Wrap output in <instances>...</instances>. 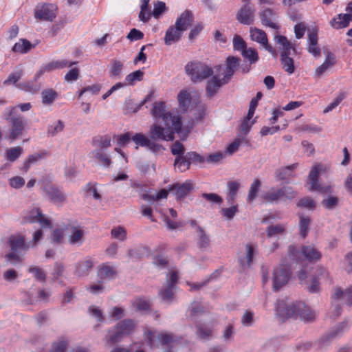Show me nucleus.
<instances>
[{
    "instance_id": "obj_1",
    "label": "nucleus",
    "mask_w": 352,
    "mask_h": 352,
    "mask_svg": "<svg viewBox=\"0 0 352 352\" xmlns=\"http://www.w3.org/2000/svg\"><path fill=\"white\" fill-rule=\"evenodd\" d=\"M162 122L153 124L148 131V135L141 133L132 136V140L137 145L146 147L155 155L162 153L165 148L159 143L160 141H173L175 133H179L182 129V122L176 120L174 123L162 125Z\"/></svg>"
},
{
    "instance_id": "obj_2",
    "label": "nucleus",
    "mask_w": 352,
    "mask_h": 352,
    "mask_svg": "<svg viewBox=\"0 0 352 352\" xmlns=\"http://www.w3.org/2000/svg\"><path fill=\"white\" fill-rule=\"evenodd\" d=\"M239 66V59L234 56H228L226 60V67L218 65L214 67V75L206 82V94L209 97L214 96L217 91L229 82Z\"/></svg>"
},
{
    "instance_id": "obj_3",
    "label": "nucleus",
    "mask_w": 352,
    "mask_h": 352,
    "mask_svg": "<svg viewBox=\"0 0 352 352\" xmlns=\"http://www.w3.org/2000/svg\"><path fill=\"white\" fill-rule=\"evenodd\" d=\"M17 107H11L6 110L5 119L10 124L9 139L15 140L22 135L26 126L24 118L16 113Z\"/></svg>"
},
{
    "instance_id": "obj_4",
    "label": "nucleus",
    "mask_w": 352,
    "mask_h": 352,
    "mask_svg": "<svg viewBox=\"0 0 352 352\" xmlns=\"http://www.w3.org/2000/svg\"><path fill=\"white\" fill-rule=\"evenodd\" d=\"M186 73L194 82L202 81L214 75V69L199 62H191L185 66Z\"/></svg>"
},
{
    "instance_id": "obj_5",
    "label": "nucleus",
    "mask_w": 352,
    "mask_h": 352,
    "mask_svg": "<svg viewBox=\"0 0 352 352\" xmlns=\"http://www.w3.org/2000/svg\"><path fill=\"white\" fill-rule=\"evenodd\" d=\"M329 169V166L322 163H316L312 167L308 175L309 190L310 191H318L322 193H328L331 190L330 186H322L318 184V177L324 174Z\"/></svg>"
},
{
    "instance_id": "obj_6",
    "label": "nucleus",
    "mask_w": 352,
    "mask_h": 352,
    "mask_svg": "<svg viewBox=\"0 0 352 352\" xmlns=\"http://www.w3.org/2000/svg\"><path fill=\"white\" fill-rule=\"evenodd\" d=\"M304 307L302 302H289L288 300H278L276 307V314L285 320L287 318H297V310Z\"/></svg>"
},
{
    "instance_id": "obj_7",
    "label": "nucleus",
    "mask_w": 352,
    "mask_h": 352,
    "mask_svg": "<svg viewBox=\"0 0 352 352\" xmlns=\"http://www.w3.org/2000/svg\"><path fill=\"white\" fill-rule=\"evenodd\" d=\"M135 323L131 319H125L119 322L113 329V332L109 335L107 342L112 344L119 342L124 336L133 333L135 329Z\"/></svg>"
},
{
    "instance_id": "obj_8",
    "label": "nucleus",
    "mask_w": 352,
    "mask_h": 352,
    "mask_svg": "<svg viewBox=\"0 0 352 352\" xmlns=\"http://www.w3.org/2000/svg\"><path fill=\"white\" fill-rule=\"evenodd\" d=\"M349 323V319L345 318L342 322L332 327L318 340V344L319 347L320 349L325 348L329 345L332 340L342 336L348 329Z\"/></svg>"
},
{
    "instance_id": "obj_9",
    "label": "nucleus",
    "mask_w": 352,
    "mask_h": 352,
    "mask_svg": "<svg viewBox=\"0 0 352 352\" xmlns=\"http://www.w3.org/2000/svg\"><path fill=\"white\" fill-rule=\"evenodd\" d=\"M151 113L157 122H162L163 124L174 123L176 120L177 122H181L179 116H173L170 111H167L164 102H155Z\"/></svg>"
},
{
    "instance_id": "obj_10",
    "label": "nucleus",
    "mask_w": 352,
    "mask_h": 352,
    "mask_svg": "<svg viewBox=\"0 0 352 352\" xmlns=\"http://www.w3.org/2000/svg\"><path fill=\"white\" fill-rule=\"evenodd\" d=\"M68 243L74 246H80L85 241V232L78 224L68 225L66 228Z\"/></svg>"
},
{
    "instance_id": "obj_11",
    "label": "nucleus",
    "mask_w": 352,
    "mask_h": 352,
    "mask_svg": "<svg viewBox=\"0 0 352 352\" xmlns=\"http://www.w3.org/2000/svg\"><path fill=\"white\" fill-rule=\"evenodd\" d=\"M290 271L288 267L281 264L275 268L273 272V289L278 291L285 285L289 280Z\"/></svg>"
},
{
    "instance_id": "obj_12",
    "label": "nucleus",
    "mask_w": 352,
    "mask_h": 352,
    "mask_svg": "<svg viewBox=\"0 0 352 352\" xmlns=\"http://www.w3.org/2000/svg\"><path fill=\"white\" fill-rule=\"evenodd\" d=\"M56 10L55 4H38L35 9V16L41 20L52 21L56 17Z\"/></svg>"
},
{
    "instance_id": "obj_13",
    "label": "nucleus",
    "mask_w": 352,
    "mask_h": 352,
    "mask_svg": "<svg viewBox=\"0 0 352 352\" xmlns=\"http://www.w3.org/2000/svg\"><path fill=\"white\" fill-rule=\"evenodd\" d=\"M178 279L176 272H172L170 277L167 278L164 288L160 292V295L164 302H170L173 298L175 285Z\"/></svg>"
},
{
    "instance_id": "obj_14",
    "label": "nucleus",
    "mask_w": 352,
    "mask_h": 352,
    "mask_svg": "<svg viewBox=\"0 0 352 352\" xmlns=\"http://www.w3.org/2000/svg\"><path fill=\"white\" fill-rule=\"evenodd\" d=\"M346 14H339L337 17L330 21V25L335 29H342L349 26L352 21V1L349 2L346 8Z\"/></svg>"
},
{
    "instance_id": "obj_15",
    "label": "nucleus",
    "mask_w": 352,
    "mask_h": 352,
    "mask_svg": "<svg viewBox=\"0 0 352 352\" xmlns=\"http://www.w3.org/2000/svg\"><path fill=\"white\" fill-rule=\"evenodd\" d=\"M250 37L252 41L260 43L267 51L273 54L276 55V51L269 44L266 33L258 28H252L250 29Z\"/></svg>"
},
{
    "instance_id": "obj_16",
    "label": "nucleus",
    "mask_w": 352,
    "mask_h": 352,
    "mask_svg": "<svg viewBox=\"0 0 352 352\" xmlns=\"http://www.w3.org/2000/svg\"><path fill=\"white\" fill-rule=\"evenodd\" d=\"M255 9L250 3H245L236 14V19L242 24H252L254 19Z\"/></svg>"
},
{
    "instance_id": "obj_17",
    "label": "nucleus",
    "mask_w": 352,
    "mask_h": 352,
    "mask_svg": "<svg viewBox=\"0 0 352 352\" xmlns=\"http://www.w3.org/2000/svg\"><path fill=\"white\" fill-rule=\"evenodd\" d=\"M77 63L76 61H68L67 60H58L48 63L43 65L38 72L37 77H39L45 72H50L55 69L72 67Z\"/></svg>"
},
{
    "instance_id": "obj_18",
    "label": "nucleus",
    "mask_w": 352,
    "mask_h": 352,
    "mask_svg": "<svg viewBox=\"0 0 352 352\" xmlns=\"http://www.w3.org/2000/svg\"><path fill=\"white\" fill-rule=\"evenodd\" d=\"M94 258L86 256L75 265L74 274L78 277L87 276L94 267Z\"/></svg>"
},
{
    "instance_id": "obj_19",
    "label": "nucleus",
    "mask_w": 352,
    "mask_h": 352,
    "mask_svg": "<svg viewBox=\"0 0 352 352\" xmlns=\"http://www.w3.org/2000/svg\"><path fill=\"white\" fill-rule=\"evenodd\" d=\"M261 23L266 27L274 30H278L279 26L276 22L277 15L274 11L270 8H265L259 13Z\"/></svg>"
},
{
    "instance_id": "obj_20",
    "label": "nucleus",
    "mask_w": 352,
    "mask_h": 352,
    "mask_svg": "<svg viewBox=\"0 0 352 352\" xmlns=\"http://www.w3.org/2000/svg\"><path fill=\"white\" fill-rule=\"evenodd\" d=\"M333 300L340 303H346L348 305H352V287L346 288L344 290L340 287L334 289L332 296Z\"/></svg>"
},
{
    "instance_id": "obj_21",
    "label": "nucleus",
    "mask_w": 352,
    "mask_h": 352,
    "mask_svg": "<svg viewBox=\"0 0 352 352\" xmlns=\"http://www.w3.org/2000/svg\"><path fill=\"white\" fill-rule=\"evenodd\" d=\"M274 41L279 45L280 56L296 54L295 47L287 40L285 36L276 35L274 36Z\"/></svg>"
},
{
    "instance_id": "obj_22",
    "label": "nucleus",
    "mask_w": 352,
    "mask_h": 352,
    "mask_svg": "<svg viewBox=\"0 0 352 352\" xmlns=\"http://www.w3.org/2000/svg\"><path fill=\"white\" fill-rule=\"evenodd\" d=\"M192 189V184L190 181H186L183 184H176L169 188V191L172 192L177 199H182L187 196Z\"/></svg>"
},
{
    "instance_id": "obj_23",
    "label": "nucleus",
    "mask_w": 352,
    "mask_h": 352,
    "mask_svg": "<svg viewBox=\"0 0 352 352\" xmlns=\"http://www.w3.org/2000/svg\"><path fill=\"white\" fill-rule=\"evenodd\" d=\"M116 275V270L114 267L107 263L100 265L98 269L97 276L101 283H104L112 278Z\"/></svg>"
},
{
    "instance_id": "obj_24",
    "label": "nucleus",
    "mask_w": 352,
    "mask_h": 352,
    "mask_svg": "<svg viewBox=\"0 0 352 352\" xmlns=\"http://www.w3.org/2000/svg\"><path fill=\"white\" fill-rule=\"evenodd\" d=\"M300 253L311 262H317L322 258V254L314 245H304L301 248Z\"/></svg>"
},
{
    "instance_id": "obj_25",
    "label": "nucleus",
    "mask_w": 352,
    "mask_h": 352,
    "mask_svg": "<svg viewBox=\"0 0 352 352\" xmlns=\"http://www.w3.org/2000/svg\"><path fill=\"white\" fill-rule=\"evenodd\" d=\"M44 190L50 199L53 202L63 203L66 199V195L54 186L47 185Z\"/></svg>"
},
{
    "instance_id": "obj_26",
    "label": "nucleus",
    "mask_w": 352,
    "mask_h": 352,
    "mask_svg": "<svg viewBox=\"0 0 352 352\" xmlns=\"http://www.w3.org/2000/svg\"><path fill=\"white\" fill-rule=\"evenodd\" d=\"M307 51L316 58H318L321 55L320 48L318 46L317 32L314 30L308 34Z\"/></svg>"
},
{
    "instance_id": "obj_27",
    "label": "nucleus",
    "mask_w": 352,
    "mask_h": 352,
    "mask_svg": "<svg viewBox=\"0 0 352 352\" xmlns=\"http://www.w3.org/2000/svg\"><path fill=\"white\" fill-rule=\"evenodd\" d=\"M245 248V256L244 258H239V261L243 268H247L250 267L253 261V257L256 254V245L252 243H248Z\"/></svg>"
},
{
    "instance_id": "obj_28",
    "label": "nucleus",
    "mask_w": 352,
    "mask_h": 352,
    "mask_svg": "<svg viewBox=\"0 0 352 352\" xmlns=\"http://www.w3.org/2000/svg\"><path fill=\"white\" fill-rule=\"evenodd\" d=\"M336 64L334 55L328 52L323 63L317 67L314 72V76L320 78L322 75L329 69L331 68Z\"/></svg>"
},
{
    "instance_id": "obj_29",
    "label": "nucleus",
    "mask_w": 352,
    "mask_h": 352,
    "mask_svg": "<svg viewBox=\"0 0 352 352\" xmlns=\"http://www.w3.org/2000/svg\"><path fill=\"white\" fill-rule=\"evenodd\" d=\"M192 22V15L190 12L185 11L177 18L175 26L182 32L186 31Z\"/></svg>"
},
{
    "instance_id": "obj_30",
    "label": "nucleus",
    "mask_w": 352,
    "mask_h": 352,
    "mask_svg": "<svg viewBox=\"0 0 352 352\" xmlns=\"http://www.w3.org/2000/svg\"><path fill=\"white\" fill-rule=\"evenodd\" d=\"M8 243L12 251L19 252L23 250H27L29 245L24 241L23 236L20 235H12L9 238Z\"/></svg>"
},
{
    "instance_id": "obj_31",
    "label": "nucleus",
    "mask_w": 352,
    "mask_h": 352,
    "mask_svg": "<svg viewBox=\"0 0 352 352\" xmlns=\"http://www.w3.org/2000/svg\"><path fill=\"white\" fill-rule=\"evenodd\" d=\"M28 220L31 223L38 222L43 227L50 226V221L45 217L38 208H34L30 211Z\"/></svg>"
},
{
    "instance_id": "obj_32",
    "label": "nucleus",
    "mask_w": 352,
    "mask_h": 352,
    "mask_svg": "<svg viewBox=\"0 0 352 352\" xmlns=\"http://www.w3.org/2000/svg\"><path fill=\"white\" fill-rule=\"evenodd\" d=\"M279 198L280 201L286 202L292 201L298 195L297 192L290 186H283L278 188Z\"/></svg>"
},
{
    "instance_id": "obj_33",
    "label": "nucleus",
    "mask_w": 352,
    "mask_h": 352,
    "mask_svg": "<svg viewBox=\"0 0 352 352\" xmlns=\"http://www.w3.org/2000/svg\"><path fill=\"white\" fill-rule=\"evenodd\" d=\"M182 32L179 30L175 26H170L167 30L165 37L164 42L167 45H170L173 43L178 41L181 37Z\"/></svg>"
},
{
    "instance_id": "obj_34",
    "label": "nucleus",
    "mask_w": 352,
    "mask_h": 352,
    "mask_svg": "<svg viewBox=\"0 0 352 352\" xmlns=\"http://www.w3.org/2000/svg\"><path fill=\"white\" fill-rule=\"evenodd\" d=\"M179 108L182 111H186L189 108L191 102V94L187 90H181L177 95Z\"/></svg>"
},
{
    "instance_id": "obj_35",
    "label": "nucleus",
    "mask_w": 352,
    "mask_h": 352,
    "mask_svg": "<svg viewBox=\"0 0 352 352\" xmlns=\"http://www.w3.org/2000/svg\"><path fill=\"white\" fill-rule=\"evenodd\" d=\"M297 167V164H293L276 170L275 177L278 181L285 180L292 176V171Z\"/></svg>"
},
{
    "instance_id": "obj_36",
    "label": "nucleus",
    "mask_w": 352,
    "mask_h": 352,
    "mask_svg": "<svg viewBox=\"0 0 352 352\" xmlns=\"http://www.w3.org/2000/svg\"><path fill=\"white\" fill-rule=\"evenodd\" d=\"M240 187L241 183L236 180L230 181L227 183L228 196L226 199L228 204H232L233 203Z\"/></svg>"
},
{
    "instance_id": "obj_37",
    "label": "nucleus",
    "mask_w": 352,
    "mask_h": 352,
    "mask_svg": "<svg viewBox=\"0 0 352 352\" xmlns=\"http://www.w3.org/2000/svg\"><path fill=\"white\" fill-rule=\"evenodd\" d=\"M57 97V91L52 88L43 89L41 92V101L44 105L52 104Z\"/></svg>"
},
{
    "instance_id": "obj_38",
    "label": "nucleus",
    "mask_w": 352,
    "mask_h": 352,
    "mask_svg": "<svg viewBox=\"0 0 352 352\" xmlns=\"http://www.w3.org/2000/svg\"><path fill=\"white\" fill-rule=\"evenodd\" d=\"M92 154L94 157L99 162V163L104 167H109L111 164V160L109 155L101 149H95L93 151Z\"/></svg>"
},
{
    "instance_id": "obj_39",
    "label": "nucleus",
    "mask_w": 352,
    "mask_h": 352,
    "mask_svg": "<svg viewBox=\"0 0 352 352\" xmlns=\"http://www.w3.org/2000/svg\"><path fill=\"white\" fill-rule=\"evenodd\" d=\"M190 160H187V153L184 155L177 156L175 162L174 166L175 169H177L179 172H185L190 168Z\"/></svg>"
},
{
    "instance_id": "obj_40",
    "label": "nucleus",
    "mask_w": 352,
    "mask_h": 352,
    "mask_svg": "<svg viewBox=\"0 0 352 352\" xmlns=\"http://www.w3.org/2000/svg\"><path fill=\"white\" fill-rule=\"evenodd\" d=\"M157 338L162 345H167L169 348L173 346L174 343L179 342V338L172 333H161Z\"/></svg>"
},
{
    "instance_id": "obj_41",
    "label": "nucleus",
    "mask_w": 352,
    "mask_h": 352,
    "mask_svg": "<svg viewBox=\"0 0 352 352\" xmlns=\"http://www.w3.org/2000/svg\"><path fill=\"white\" fill-rule=\"evenodd\" d=\"M94 145L97 148L96 149H101L104 151V150L109 148L111 145V138L109 135H103L96 137L94 139Z\"/></svg>"
},
{
    "instance_id": "obj_42",
    "label": "nucleus",
    "mask_w": 352,
    "mask_h": 352,
    "mask_svg": "<svg viewBox=\"0 0 352 352\" xmlns=\"http://www.w3.org/2000/svg\"><path fill=\"white\" fill-rule=\"evenodd\" d=\"M289 56L290 55L282 54V56H280V63L283 69L288 74H292L295 71L294 60Z\"/></svg>"
},
{
    "instance_id": "obj_43",
    "label": "nucleus",
    "mask_w": 352,
    "mask_h": 352,
    "mask_svg": "<svg viewBox=\"0 0 352 352\" xmlns=\"http://www.w3.org/2000/svg\"><path fill=\"white\" fill-rule=\"evenodd\" d=\"M23 150L21 146H15L6 149L5 152L6 159L11 162L16 161L23 153Z\"/></svg>"
},
{
    "instance_id": "obj_44",
    "label": "nucleus",
    "mask_w": 352,
    "mask_h": 352,
    "mask_svg": "<svg viewBox=\"0 0 352 352\" xmlns=\"http://www.w3.org/2000/svg\"><path fill=\"white\" fill-rule=\"evenodd\" d=\"M305 322H311L315 318V314L304 304V307L297 310V318Z\"/></svg>"
},
{
    "instance_id": "obj_45",
    "label": "nucleus",
    "mask_w": 352,
    "mask_h": 352,
    "mask_svg": "<svg viewBox=\"0 0 352 352\" xmlns=\"http://www.w3.org/2000/svg\"><path fill=\"white\" fill-rule=\"evenodd\" d=\"M34 45L26 39H21L19 42L15 43L12 47L14 52L26 53L30 50Z\"/></svg>"
},
{
    "instance_id": "obj_46",
    "label": "nucleus",
    "mask_w": 352,
    "mask_h": 352,
    "mask_svg": "<svg viewBox=\"0 0 352 352\" xmlns=\"http://www.w3.org/2000/svg\"><path fill=\"white\" fill-rule=\"evenodd\" d=\"M123 63L117 59H113L110 63L109 76L110 77H116L119 76L122 71Z\"/></svg>"
},
{
    "instance_id": "obj_47",
    "label": "nucleus",
    "mask_w": 352,
    "mask_h": 352,
    "mask_svg": "<svg viewBox=\"0 0 352 352\" xmlns=\"http://www.w3.org/2000/svg\"><path fill=\"white\" fill-rule=\"evenodd\" d=\"M16 87L17 88H19V89H21V90H23V91H28V92H30L32 94L36 93L40 89V86L38 84L34 82L33 81H25V82H20V83L17 84L16 85Z\"/></svg>"
},
{
    "instance_id": "obj_48",
    "label": "nucleus",
    "mask_w": 352,
    "mask_h": 352,
    "mask_svg": "<svg viewBox=\"0 0 352 352\" xmlns=\"http://www.w3.org/2000/svg\"><path fill=\"white\" fill-rule=\"evenodd\" d=\"M65 128V123L59 120L57 122L50 124L47 127V135L48 136L54 137L58 133L62 132Z\"/></svg>"
},
{
    "instance_id": "obj_49",
    "label": "nucleus",
    "mask_w": 352,
    "mask_h": 352,
    "mask_svg": "<svg viewBox=\"0 0 352 352\" xmlns=\"http://www.w3.org/2000/svg\"><path fill=\"white\" fill-rule=\"evenodd\" d=\"M285 230L284 225L277 224L272 225L267 228L266 234L267 237H275L278 235L283 234Z\"/></svg>"
},
{
    "instance_id": "obj_50",
    "label": "nucleus",
    "mask_w": 352,
    "mask_h": 352,
    "mask_svg": "<svg viewBox=\"0 0 352 352\" xmlns=\"http://www.w3.org/2000/svg\"><path fill=\"white\" fill-rule=\"evenodd\" d=\"M310 219L308 217L300 216L299 221L300 235L305 239L309 230Z\"/></svg>"
},
{
    "instance_id": "obj_51",
    "label": "nucleus",
    "mask_w": 352,
    "mask_h": 352,
    "mask_svg": "<svg viewBox=\"0 0 352 352\" xmlns=\"http://www.w3.org/2000/svg\"><path fill=\"white\" fill-rule=\"evenodd\" d=\"M261 186V182L258 179H256L254 180L252 184L250 186V188L248 191V195L247 197V200L248 202H252L258 196V192L259 190V188Z\"/></svg>"
},
{
    "instance_id": "obj_52",
    "label": "nucleus",
    "mask_w": 352,
    "mask_h": 352,
    "mask_svg": "<svg viewBox=\"0 0 352 352\" xmlns=\"http://www.w3.org/2000/svg\"><path fill=\"white\" fill-rule=\"evenodd\" d=\"M278 188H272L263 194V199L268 203H273L280 201Z\"/></svg>"
},
{
    "instance_id": "obj_53",
    "label": "nucleus",
    "mask_w": 352,
    "mask_h": 352,
    "mask_svg": "<svg viewBox=\"0 0 352 352\" xmlns=\"http://www.w3.org/2000/svg\"><path fill=\"white\" fill-rule=\"evenodd\" d=\"M84 191H85V194L86 197L93 196V197L96 200L101 199V195L98 192L96 184H94V183L87 184L84 188Z\"/></svg>"
},
{
    "instance_id": "obj_54",
    "label": "nucleus",
    "mask_w": 352,
    "mask_h": 352,
    "mask_svg": "<svg viewBox=\"0 0 352 352\" xmlns=\"http://www.w3.org/2000/svg\"><path fill=\"white\" fill-rule=\"evenodd\" d=\"M29 273L33 274V276L36 280L45 282V274L44 271L38 266H30L28 270Z\"/></svg>"
},
{
    "instance_id": "obj_55",
    "label": "nucleus",
    "mask_w": 352,
    "mask_h": 352,
    "mask_svg": "<svg viewBox=\"0 0 352 352\" xmlns=\"http://www.w3.org/2000/svg\"><path fill=\"white\" fill-rule=\"evenodd\" d=\"M346 94L344 92L339 93L337 96L335 98L333 101L331 102L327 107H325L323 110V113H327L331 111H333L335 108H336L340 103L345 98Z\"/></svg>"
},
{
    "instance_id": "obj_56",
    "label": "nucleus",
    "mask_w": 352,
    "mask_h": 352,
    "mask_svg": "<svg viewBox=\"0 0 352 352\" xmlns=\"http://www.w3.org/2000/svg\"><path fill=\"white\" fill-rule=\"evenodd\" d=\"M111 234L113 238L120 241H124L126 239V230L122 226L113 228L111 231Z\"/></svg>"
},
{
    "instance_id": "obj_57",
    "label": "nucleus",
    "mask_w": 352,
    "mask_h": 352,
    "mask_svg": "<svg viewBox=\"0 0 352 352\" xmlns=\"http://www.w3.org/2000/svg\"><path fill=\"white\" fill-rule=\"evenodd\" d=\"M23 76V70L21 69H16L9 75L8 78L3 82L6 85L15 84Z\"/></svg>"
},
{
    "instance_id": "obj_58",
    "label": "nucleus",
    "mask_w": 352,
    "mask_h": 352,
    "mask_svg": "<svg viewBox=\"0 0 352 352\" xmlns=\"http://www.w3.org/2000/svg\"><path fill=\"white\" fill-rule=\"evenodd\" d=\"M197 236L199 237L198 244L199 248H207L209 245L210 239L201 227L197 228Z\"/></svg>"
},
{
    "instance_id": "obj_59",
    "label": "nucleus",
    "mask_w": 352,
    "mask_h": 352,
    "mask_svg": "<svg viewBox=\"0 0 352 352\" xmlns=\"http://www.w3.org/2000/svg\"><path fill=\"white\" fill-rule=\"evenodd\" d=\"M41 158V155L39 153H34L30 155L27 160L24 161L21 169L28 172L31 165L36 163Z\"/></svg>"
},
{
    "instance_id": "obj_60",
    "label": "nucleus",
    "mask_w": 352,
    "mask_h": 352,
    "mask_svg": "<svg viewBox=\"0 0 352 352\" xmlns=\"http://www.w3.org/2000/svg\"><path fill=\"white\" fill-rule=\"evenodd\" d=\"M144 76L143 72L137 70L129 74L125 78V81L129 85H133L135 81H140L142 80Z\"/></svg>"
},
{
    "instance_id": "obj_61",
    "label": "nucleus",
    "mask_w": 352,
    "mask_h": 352,
    "mask_svg": "<svg viewBox=\"0 0 352 352\" xmlns=\"http://www.w3.org/2000/svg\"><path fill=\"white\" fill-rule=\"evenodd\" d=\"M242 55L247 59H248L250 63H254L258 59V56L256 51L251 47L245 48L242 52Z\"/></svg>"
},
{
    "instance_id": "obj_62",
    "label": "nucleus",
    "mask_w": 352,
    "mask_h": 352,
    "mask_svg": "<svg viewBox=\"0 0 352 352\" xmlns=\"http://www.w3.org/2000/svg\"><path fill=\"white\" fill-rule=\"evenodd\" d=\"M88 311L91 317L95 318L98 322H103L104 320L102 311L98 307L91 305L89 307Z\"/></svg>"
},
{
    "instance_id": "obj_63",
    "label": "nucleus",
    "mask_w": 352,
    "mask_h": 352,
    "mask_svg": "<svg viewBox=\"0 0 352 352\" xmlns=\"http://www.w3.org/2000/svg\"><path fill=\"white\" fill-rule=\"evenodd\" d=\"M238 212V206H232L230 208H222L221 212L222 215L228 220H231L234 218L235 214Z\"/></svg>"
},
{
    "instance_id": "obj_64",
    "label": "nucleus",
    "mask_w": 352,
    "mask_h": 352,
    "mask_svg": "<svg viewBox=\"0 0 352 352\" xmlns=\"http://www.w3.org/2000/svg\"><path fill=\"white\" fill-rule=\"evenodd\" d=\"M189 316L195 318L204 312V307L199 303H192L189 307Z\"/></svg>"
}]
</instances>
